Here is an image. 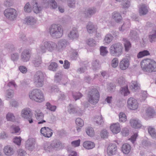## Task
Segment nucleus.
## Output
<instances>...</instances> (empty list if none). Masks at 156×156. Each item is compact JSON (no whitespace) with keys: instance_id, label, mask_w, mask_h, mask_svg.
<instances>
[{"instance_id":"nucleus-1","label":"nucleus","mask_w":156,"mask_h":156,"mask_svg":"<svg viewBox=\"0 0 156 156\" xmlns=\"http://www.w3.org/2000/svg\"><path fill=\"white\" fill-rule=\"evenodd\" d=\"M57 44L54 42L51 41H43L42 44L39 46L40 50L42 53H45L46 51L52 52L57 51Z\"/></svg>"},{"instance_id":"nucleus-2","label":"nucleus","mask_w":156,"mask_h":156,"mask_svg":"<svg viewBox=\"0 0 156 156\" xmlns=\"http://www.w3.org/2000/svg\"><path fill=\"white\" fill-rule=\"evenodd\" d=\"M48 32L52 38L58 39L62 37L63 34V30L61 26L54 24L51 25L49 28Z\"/></svg>"},{"instance_id":"nucleus-3","label":"nucleus","mask_w":156,"mask_h":156,"mask_svg":"<svg viewBox=\"0 0 156 156\" xmlns=\"http://www.w3.org/2000/svg\"><path fill=\"white\" fill-rule=\"evenodd\" d=\"M142 69L145 71L153 72H156V62L149 59H144L141 62Z\"/></svg>"},{"instance_id":"nucleus-4","label":"nucleus","mask_w":156,"mask_h":156,"mask_svg":"<svg viewBox=\"0 0 156 156\" xmlns=\"http://www.w3.org/2000/svg\"><path fill=\"white\" fill-rule=\"evenodd\" d=\"M30 99L38 102H41L44 100L43 93L39 89H34L29 94Z\"/></svg>"},{"instance_id":"nucleus-5","label":"nucleus","mask_w":156,"mask_h":156,"mask_svg":"<svg viewBox=\"0 0 156 156\" xmlns=\"http://www.w3.org/2000/svg\"><path fill=\"white\" fill-rule=\"evenodd\" d=\"M100 98V94L98 90L96 88H92L88 93V101L90 104L94 105L98 103Z\"/></svg>"},{"instance_id":"nucleus-6","label":"nucleus","mask_w":156,"mask_h":156,"mask_svg":"<svg viewBox=\"0 0 156 156\" xmlns=\"http://www.w3.org/2000/svg\"><path fill=\"white\" fill-rule=\"evenodd\" d=\"M123 47L119 42L114 43L110 47L109 52L111 55L119 57L122 53Z\"/></svg>"},{"instance_id":"nucleus-7","label":"nucleus","mask_w":156,"mask_h":156,"mask_svg":"<svg viewBox=\"0 0 156 156\" xmlns=\"http://www.w3.org/2000/svg\"><path fill=\"white\" fill-rule=\"evenodd\" d=\"M44 76L43 73L41 71H37L34 77L35 85L37 87L43 86L44 83Z\"/></svg>"},{"instance_id":"nucleus-8","label":"nucleus","mask_w":156,"mask_h":156,"mask_svg":"<svg viewBox=\"0 0 156 156\" xmlns=\"http://www.w3.org/2000/svg\"><path fill=\"white\" fill-rule=\"evenodd\" d=\"M4 14L6 17L10 21L15 20L17 15L16 10L12 8L6 9L4 11Z\"/></svg>"},{"instance_id":"nucleus-9","label":"nucleus","mask_w":156,"mask_h":156,"mask_svg":"<svg viewBox=\"0 0 156 156\" xmlns=\"http://www.w3.org/2000/svg\"><path fill=\"white\" fill-rule=\"evenodd\" d=\"M21 113L22 117L28 120L29 123H31L33 122L32 119L33 114L30 108H24L22 110Z\"/></svg>"},{"instance_id":"nucleus-10","label":"nucleus","mask_w":156,"mask_h":156,"mask_svg":"<svg viewBox=\"0 0 156 156\" xmlns=\"http://www.w3.org/2000/svg\"><path fill=\"white\" fill-rule=\"evenodd\" d=\"M127 104L128 108L132 110L137 109L139 106V104L137 100L132 97L128 99Z\"/></svg>"},{"instance_id":"nucleus-11","label":"nucleus","mask_w":156,"mask_h":156,"mask_svg":"<svg viewBox=\"0 0 156 156\" xmlns=\"http://www.w3.org/2000/svg\"><path fill=\"white\" fill-rule=\"evenodd\" d=\"M31 53L29 50L25 49L21 53L20 55V60L23 62L29 61L31 58Z\"/></svg>"},{"instance_id":"nucleus-12","label":"nucleus","mask_w":156,"mask_h":156,"mask_svg":"<svg viewBox=\"0 0 156 156\" xmlns=\"http://www.w3.org/2000/svg\"><path fill=\"white\" fill-rule=\"evenodd\" d=\"M69 42L64 39L59 40L57 44V51L61 52L63 51L68 44Z\"/></svg>"},{"instance_id":"nucleus-13","label":"nucleus","mask_w":156,"mask_h":156,"mask_svg":"<svg viewBox=\"0 0 156 156\" xmlns=\"http://www.w3.org/2000/svg\"><path fill=\"white\" fill-rule=\"evenodd\" d=\"M41 132L44 136L48 138L51 137L53 134L52 130L49 127H46L42 128Z\"/></svg>"},{"instance_id":"nucleus-14","label":"nucleus","mask_w":156,"mask_h":156,"mask_svg":"<svg viewBox=\"0 0 156 156\" xmlns=\"http://www.w3.org/2000/svg\"><path fill=\"white\" fill-rule=\"evenodd\" d=\"M117 150V147L115 144H110L107 148V153L108 155L112 156L115 154Z\"/></svg>"},{"instance_id":"nucleus-15","label":"nucleus","mask_w":156,"mask_h":156,"mask_svg":"<svg viewBox=\"0 0 156 156\" xmlns=\"http://www.w3.org/2000/svg\"><path fill=\"white\" fill-rule=\"evenodd\" d=\"M35 144L34 139L33 138H29L26 142L25 147L28 150L32 151L34 148Z\"/></svg>"},{"instance_id":"nucleus-16","label":"nucleus","mask_w":156,"mask_h":156,"mask_svg":"<svg viewBox=\"0 0 156 156\" xmlns=\"http://www.w3.org/2000/svg\"><path fill=\"white\" fill-rule=\"evenodd\" d=\"M129 64V62L128 58H123L119 63L120 68L122 70H125L128 67Z\"/></svg>"},{"instance_id":"nucleus-17","label":"nucleus","mask_w":156,"mask_h":156,"mask_svg":"<svg viewBox=\"0 0 156 156\" xmlns=\"http://www.w3.org/2000/svg\"><path fill=\"white\" fill-rule=\"evenodd\" d=\"M35 115L36 119L39 121L41 120L38 122V124H40L45 122L46 121L43 119L44 117L43 113L39 110H37L35 111Z\"/></svg>"},{"instance_id":"nucleus-18","label":"nucleus","mask_w":156,"mask_h":156,"mask_svg":"<svg viewBox=\"0 0 156 156\" xmlns=\"http://www.w3.org/2000/svg\"><path fill=\"white\" fill-rule=\"evenodd\" d=\"M68 37L71 39H74L78 38L79 34L78 31L76 28H73L68 34Z\"/></svg>"},{"instance_id":"nucleus-19","label":"nucleus","mask_w":156,"mask_h":156,"mask_svg":"<svg viewBox=\"0 0 156 156\" xmlns=\"http://www.w3.org/2000/svg\"><path fill=\"white\" fill-rule=\"evenodd\" d=\"M86 28L88 33L91 34L96 32L97 30L96 27L91 22L88 23L86 26Z\"/></svg>"},{"instance_id":"nucleus-20","label":"nucleus","mask_w":156,"mask_h":156,"mask_svg":"<svg viewBox=\"0 0 156 156\" xmlns=\"http://www.w3.org/2000/svg\"><path fill=\"white\" fill-rule=\"evenodd\" d=\"M110 128L111 131L114 134L118 133L121 130L119 124L118 122L112 125Z\"/></svg>"},{"instance_id":"nucleus-21","label":"nucleus","mask_w":156,"mask_h":156,"mask_svg":"<svg viewBox=\"0 0 156 156\" xmlns=\"http://www.w3.org/2000/svg\"><path fill=\"white\" fill-rule=\"evenodd\" d=\"M130 123L133 127L136 129L140 128L141 126L140 121L137 119H131Z\"/></svg>"},{"instance_id":"nucleus-22","label":"nucleus","mask_w":156,"mask_h":156,"mask_svg":"<svg viewBox=\"0 0 156 156\" xmlns=\"http://www.w3.org/2000/svg\"><path fill=\"white\" fill-rule=\"evenodd\" d=\"M97 12L96 8L93 7L88 8L84 12L87 17L90 18L92 16L95 14Z\"/></svg>"},{"instance_id":"nucleus-23","label":"nucleus","mask_w":156,"mask_h":156,"mask_svg":"<svg viewBox=\"0 0 156 156\" xmlns=\"http://www.w3.org/2000/svg\"><path fill=\"white\" fill-rule=\"evenodd\" d=\"M33 66L35 67H38L41 64L42 61L41 56H37L34 58L32 62Z\"/></svg>"},{"instance_id":"nucleus-24","label":"nucleus","mask_w":156,"mask_h":156,"mask_svg":"<svg viewBox=\"0 0 156 156\" xmlns=\"http://www.w3.org/2000/svg\"><path fill=\"white\" fill-rule=\"evenodd\" d=\"M148 12V9L147 6L145 4L140 5L139 10V13L140 15H144L147 14Z\"/></svg>"},{"instance_id":"nucleus-25","label":"nucleus","mask_w":156,"mask_h":156,"mask_svg":"<svg viewBox=\"0 0 156 156\" xmlns=\"http://www.w3.org/2000/svg\"><path fill=\"white\" fill-rule=\"evenodd\" d=\"M26 23L28 25H33L36 23L37 20L36 19L32 16L26 17L25 19Z\"/></svg>"},{"instance_id":"nucleus-26","label":"nucleus","mask_w":156,"mask_h":156,"mask_svg":"<svg viewBox=\"0 0 156 156\" xmlns=\"http://www.w3.org/2000/svg\"><path fill=\"white\" fill-rule=\"evenodd\" d=\"M4 152L6 155L11 156L13 154L14 151L12 148L9 146H7L4 147Z\"/></svg>"},{"instance_id":"nucleus-27","label":"nucleus","mask_w":156,"mask_h":156,"mask_svg":"<svg viewBox=\"0 0 156 156\" xmlns=\"http://www.w3.org/2000/svg\"><path fill=\"white\" fill-rule=\"evenodd\" d=\"M83 147L86 149L90 150L93 148L95 147L94 144L91 141H87L83 143Z\"/></svg>"},{"instance_id":"nucleus-28","label":"nucleus","mask_w":156,"mask_h":156,"mask_svg":"<svg viewBox=\"0 0 156 156\" xmlns=\"http://www.w3.org/2000/svg\"><path fill=\"white\" fill-rule=\"evenodd\" d=\"M122 151L124 154H127L130 151L131 147L129 144H125L122 145Z\"/></svg>"},{"instance_id":"nucleus-29","label":"nucleus","mask_w":156,"mask_h":156,"mask_svg":"<svg viewBox=\"0 0 156 156\" xmlns=\"http://www.w3.org/2000/svg\"><path fill=\"white\" fill-rule=\"evenodd\" d=\"M149 39L151 42L156 40V28H154L150 33Z\"/></svg>"},{"instance_id":"nucleus-30","label":"nucleus","mask_w":156,"mask_h":156,"mask_svg":"<svg viewBox=\"0 0 156 156\" xmlns=\"http://www.w3.org/2000/svg\"><path fill=\"white\" fill-rule=\"evenodd\" d=\"M112 17L115 21L117 23L120 22L122 19V17L120 14L116 12L113 13Z\"/></svg>"},{"instance_id":"nucleus-31","label":"nucleus","mask_w":156,"mask_h":156,"mask_svg":"<svg viewBox=\"0 0 156 156\" xmlns=\"http://www.w3.org/2000/svg\"><path fill=\"white\" fill-rule=\"evenodd\" d=\"M113 36L110 34H107L105 36L104 42L105 44H109L113 39Z\"/></svg>"},{"instance_id":"nucleus-32","label":"nucleus","mask_w":156,"mask_h":156,"mask_svg":"<svg viewBox=\"0 0 156 156\" xmlns=\"http://www.w3.org/2000/svg\"><path fill=\"white\" fill-rule=\"evenodd\" d=\"M33 9L34 12L36 13H38L40 12L42 10V7L41 6H38V4L36 2H33Z\"/></svg>"},{"instance_id":"nucleus-33","label":"nucleus","mask_w":156,"mask_h":156,"mask_svg":"<svg viewBox=\"0 0 156 156\" xmlns=\"http://www.w3.org/2000/svg\"><path fill=\"white\" fill-rule=\"evenodd\" d=\"M52 145L53 148L56 150L61 148L62 147V143L58 140H55L54 141L52 144Z\"/></svg>"},{"instance_id":"nucleus-34","label":"nucleus","mask_w":156,"mask_h":156,"mask_svg":"<svg viewBox=\"0 0 156 156\" xmlns=\"http://www.w3.org/2000/svg\"><path fill=\"white\" fill-rule=\"evenodd\" d=\"M121 2V5L123 9H127L130 5V1L129 0H123Z\"/></svg>"},{"instance_id":"nucleus-35","label":"nucleus","mask_w":156,"mask_h":156,"mask_svg":"<svg viewBox=\"0 0 156 156\" xmlns=\"http://www.w3.org/2000/svg\"><path fill=\"white\" fill-rule=\"evenodd\" d=\"M58 68L57 64L55 62H51L48 67V69L54 72L56 71Z\"/></svg>"},{"instance_id":"nucleus-36","label":"nucleus","mask_w":156,"mask_h":156,"mask_svg":"<svg viewBox=\"0 0 156 156\" xmlns=\"http://www.w3.org/2000/svg\"><path fill=\"white\" fill-rule=\"evenodd\" d=\"M123 41H124V44L125 48V50L126 51H128L130 48L131 47V44L130 42L126 38H123Z\"/></svg>"},{"instance_id":"nucleus-37","label":"nucleus","mask_w":156,"mask_h":156,"mask_svg":"<svg viewBox=\"0 0 156 156\" xmlns=\"http://www.w3.org/2000/svg\"><path fill=\"white\" fill-rule=\"evenodd\" d=\"M92 68L93 70H96L99 69L101 66L99 62L97 60H94L92 63Z\"/></svg>"},{"instance_id":"nucleus-38","label":"nucleus","mask_w":156,"mask_h":156,"mask_svg":"<svg viewBox=\"0 0 156 156\" xmlns=\"http://www.w3.org/2000/svg\"><path fill=\"white\" fill-rule=\"evenodd\" d=\"M150 54L148 51L145 50L139 52L137 55V57L138 58H142L144 56L148 55Z\"/></svg>"},{"instance_id":"nucleus-39","label":"nucleus","mask_w":156,"mask_h":156,"mask_svg":"<svg viewBox=\"0 0 156 156\" xmlns=\"http://www.w3.org/2000/svg\"><path fill=\"white\" fill-rule=\"evenodd\" d=\"M120 92L122 95L124 96H127L130 94L127 86L121 87L120 90Z\"/></svg>"},{"instance_id":"nucleus-40","label":"nucleus","mask_w":156,"mask_h":156,"mask_svg":"<svg viewBox=\"0 0 156 156\" xmlns=\"http://www.w3.org/2000/svg\"><path fill=\"white\" fill-rule=\"evenodd\" d=\"M130 87L132 90L135 91L140 88V85L136 81H133L132 82Z\"/></svg>"},{"instance_id":"nucleus-41","label":"nucleus","mask_w":156,"mask_h":156,"mask_svg":"<svg viewBox=\"0 0 156 156\" xmlns=\"http://www.w3.org/2000/svg\"><path fill=\"white\" fill-rule=\"evenodd\" d=\"M129 37L132 40H135L138 38V36L136 31L132 30L130 32Z\"/></svg>"},{"instance_id":"nucleus-42","label":"nucleus","mask_w":156,"mask_h":156,"mask_svg":"<svg viewBox=\"0 0 156 156\" xmlns=\"http://www.w3.org/2000/svg\"><path fill=\"white\" fill-rule=\"evenodd\" d=\"M95 119L96 120L95 122L98 125H102L104 123V121L101 115L97 116Z\"/></svg>"},{"instance_id":"nucleus-43","label":"nucleus","mask_w":156,"mask_h":156,"mask_svg":"<svg viewBox=\"0 0 156 156\" xmlns=\"http://www.w3.org/2000/svg\"><path fill=\"white\" fill-rule=\"evenodd\" d=\"M148 132L151 136L153 138L156 137V133L154 128L151 126L149 127L148 128Z\"/></svg>"},{"instance_id":"nucleus-44","label":"nucleus","mask_w":156,"mask_h":156,"mask_svg":"<svg viewBox=\"0 0 156 156\" xmlns=\"http://www.w3.org/2000/svg\"><path fill=\"white\" fill-rule=\"evenodd\" d=\"M62 75L61 72L56 73L55 76V82L56 83H59L62 78Z\"/></svg>"},{"instance_id":"nucleus-45","label":"nucleus","mask_w":156,"mask_h":156,"mask_svg":"<svg viewBox=\"0 0 156 156\" xmlns=\"http://www.w3.org/2000/svg\"><path fill=\"white\" fill-rule=\"evenodd\" d=\"M73 98L75 101L80 99L83 96V94L79 92H73L72 93Z\"/></svg>"},{"instance_id":"nucleus-46","label":"nucleus","mask_w":156,"mask_h":156,"mask_svg":"<svg viewBox=\"0 0 156 156\" xmlns=\"http://www.w3.org/2000/svg\"><path fill=\"white\" fill-rule=\"evenodd\" d=\"M147 96V94L146 91H142L141 92L140 99L141 101H144Z\"/></svg>"},{"instance_id":"nucleus-47","label":"nucleus","mask_w":156,"mask_h":156,"mask_svg":"<svg viewBox=\"0 0 156 156\" xmlns=\"http://www.w3.org/2000/svg\"><path fill=\"white\" fill-rule=\"evenodd\" d=\"M19 58V55L17 53H14L10 55V58L12 61L13 62L17 61Z\"/></svg>"},{"instance_id":"nucleus-48","label":"nucleus","mask_w":156,"mask_h":156,"mask_svg":"<svg viewBox=\"0 0 156 156\" xmlns=\"http://www.w3.org/2000/svg\"><path fill=\"white\" fill-rule=\"evenodd\" d=\"M68 112L71 114L76 113L77 112V110L71 104L69 105L68 107Z\"/></svg>"},{"instance_id":"nucleus-49","label":"nucleus","mask_w":156,"mask_h":156,"mask_svg":"<svg viewBox=\"0 0 156 156\" xmlns=\"http://www.w3.org/2000/svg\"><path fill=\"white\" fill-rule=\"evenodd\" d=\"M86 132L87 134L90 136H93L94 134V131L92 127H88L86 129Z\"/></svg>"},{"instance_id":"nucleus-50","label":"nucleus","mask_w":156,"mask_h":156,"mask_svg":"<svg viewBox=\"0 0 156 156\" xmlns=\"http://www.w3.org/2000/svg\"><path fill=\"white\" fill-rule=\"evenodd\" d=\"M119 121L120 122H125L126 119V116L123 112H120L119 115Z\"/></svg>"},{"instance_id":"nucleus-51","label":"nucleus","mask_w":156,"mask_h":156,"mask_svg":"<svg viewBox=\"0 0 156 156\" xmlns=\"http://www.w3.org/2000/svg\"><path fill=\"white\" fill-rule=\"evenodd\" d=\"M49 3L50 7L52 9H55L57 8L58 5L57 2L55 0H49Z\"/></svg>"},{"instance_id":"nucleus-52","label":"nucleus","mask_w":156,"mask_h":156,"mask_svg":"<svg viewBox=\"0 0 156 156\" xmlns=\"http://www.w3.org/2000/svg\"><path fill=\"white\" fill-rule=\"evenodd\" d=\"M100 54L102 56H105L108 53L107 48L104 46H101L100 48Z\"/></svg>"},{"instance_id":"nucleus-53","label":"nucleus","mask_w":156,"mask_h":156,"mask_svg":"<svg viewBox=\"0 0 156 156\" xmlns=\"http://www.w3.org/2000/svg\"><path fill=\"white\" fill-rule=\"evenodd\" d=\"M154 113V110L151 108H148L146 110V114L149 117L152 116Z\"/></svg>"},{"instance_id":"nucleus-54","label":"nucleus","mask_w":156,"mask_h":156,"mask_svg":"<svg viewBox=\"0 0 156 156\" xmlns=\"http://www.w3.org/2000/svg\"><path fill=\"white\" fill-rule=\"evenodd\" d=\"M46 105L47 107V108L48 109L51 111H55L56 108V107L55 105H52L50 103L47 102L46 103Z\"/></svg>"},{"instance_id":"nucleus-55","label":"nucleus","mask_w":156,"mask_h":156,"mask_svg":"<svg viewBox=\"0 0 156 156\" xmlns=\"http://www.w3.org/2000/svg\"><path fill=\"white\" fill-rule=\"evenodd\" d=\"M76 124L80 127L83 126L84 125L83 120L80 118H77L75 121Z\"/></svg>"},{"instance_id":"nucleus-56","label":"nucleus","mask_w":156,"mask_h":156,"mask_svg":"<svg viewBox=\"0 0 156 156\" xmlns=\"http://www.w3.org/2000/svg\"><path fill=\"white\" fill-rule=\"evenodd\" d=\"M108 135V133L106 130L104 129L101 131L100 136L102 138H107Z\"/></svg>"},{"instance_id":"nucleus-57","label":"nucleus","mask_w":156,"mask_h":156,"mask_svg":"<svg viewBox=\"0 0 156 156\" xmlns=\"http://www.w3.org/2000/svg\"><path fill=\"white\" fill-rule=\"evenodd\" d=\"M6 118L8 121H12L15 119V117L12 113H9L6 116Z\"/></svg>"},{"instance_id":"nucleus-58","label":"nucleus","mask_w":156,"mask_h":156,"mask_svg":"<svg viewBox=\"0 0 156 156\" xmlns=\"http://www.w3.org/2000/svg\"><path fill=\"white\" fill-rule=\"evenodd\" d=\"M6 94V96L7 98H11L13 95V91L12 89H10L7 90Z\"/></svg>"},{"instance_id":"nucleus-59","label":"nucleus","mask_w":156,"mask_h":156,"mask_svg":"<svg viewBox=\"0 0 156 156\" xmlns=\"http://www.w3.org/2000/svg\"><path fill=\"white\" fill-rule=\"evenodd\" d=\"M67 3L68 6L70 8H73L75 6V0H68Z\"/></svg>"},{"instance_id":"nucleus-60","label":"nucleus","mask_w":156,"mask_h":156,"mask_svg":"<svg viewBox=\"0 0 156 156\" xmlns=\"http://www.w3.org/2000/svg\"><path fill=\"white\" fill-rule=\"evenodd\" d=\"M118 63L119 61L118 58L115 57L112 61V66L113 67L115 68L118 66Z\"/></svg>"},{"instance_id":"nucleus-61","label":"nucleus","mask_w":156,"mask_h":156,"mask_svg":"<svg viewBox=\"0 0 156 156\" xmlns=\"http://www.w3.org/2000/svg\"><path fill=\"white\" fill-rule=\"evenodd\" d=\"M24 10L27 12H31V9L29 3H27L24 7Z\"/></svg>"},{"instance_id":"nucleus-62","label":"nucleus","mask_w":156,"mask_h":156,"mask_svg":"<svg viewBox=\"0 0 156 156\" xmlns=\"http://www.w3.org/2000/svg\"><path fill=\"white\" fill-rule=\"evenodd\" d=\"M19 69L23 73H26L27 71V67L23 66H20L19 67Z\"/></svg>"},{"instance_id":"nucleus-63","label":"nucleus","mask_w":156,"mask_h":156,"mask_svg":"<svg viewBox=\"0 0 156 156\" xmlns=\"http://www.w3.org/2000/svg\"><path fill=\"white\" fill-rule=\"evenodd\" d=\"M4 5L6 7H10L13 5V2L12 0H6L5 2Z\"/></svg>"},{"instance_id":"nucleus-64","label":"nucleus","mask_w":156,"mask_h":156,"mask_svg":"<svg viewBox=\"0 0 156 156\" xmlns=\"http://www.w3.org/2000/svg\"><path fill=\"white\" fill-rule=\"evenodd\" d=\"M26 154V151L23 149H19L17 151L18 156H23Z\"/></svg>"}]
</instances>
